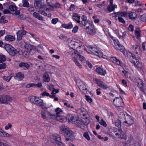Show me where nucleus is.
<instances>
[{"instance_id": "f257e3e1", "label": "nucleus", "mask_w": 146, "mask_h": 146, "mask_svg": "<svg viewBox=\"0 0 146 146\" xmlns=\"http://www.w3.org/2000/svg\"><path fill=\"white\" fill-rule=\"evenodd\" d=\"M119 117L123 119V123L127 126H130L134 123V121L133 118L126 113H121L119 115Z\"/></svg>"}, {"instance_id": "f03ea898", "label": "nucleus", "mask_w": 146, "mask_h": 146, "mask_svg": "<svg viewBox=\"0 0 146 146\" xmlns=\"http://www.w3.org/2000/svg\"><path fill=\"white\" fill-rule=\"evenodd\" d=\"M60 129L66 137V141H72L73 140L74 138L73 133L68 127L64 125H62L60 127Z\"/></svg>"}, {"instance_id": "7ed1b4c3", "label": "nucleus", "mask_w": 146, "mask_h": 146, "mask_svg": "<svg viewBox=\"0 0 146 146\" xmlns=\"http://www.w3.org/2000/svg\"><path fill=\"white\" fill-rule=\"evenodd\" d=\"M114 137L116 138L120 139H121L126 140L127 135L121 129H118L115 132V134L113 135Z\"/></svg>"}, {"instance_id": "20e7f679", "label": "nucleus", "mask_w": 146, "mask_h": 146, "mask_svg": "<svg viewBox=\"0 0 146 146\" xmlns=\"http://www.w3.org/2000/svg\"><path fill=\"white\" fill-rule=\"evenodd\" d=\"M52 137L53 139L57 146H66L62 142L60 135L57 134H54L52 135Z\"/></svg>"}, {"instance_id": "39448f33", "label": "nucleus", "mask_w": 146, "mask_h": 146, "mask_svg": "<svg viewBox=\"0 0 146 146\" xmlns=\"http://www.w3.org/2000/svg\"><path fill=\"white\" fill-rule=\"evenodd\" d=\"M129 61L133 64L136 66L138 68L141 67V64L139 61H138L132 54H129Z\"/></svg>"}, {"instance_id": "423d86ee", "label": "nucleus", "mask_w": 146, "mask_h": 146, "mask_svg": "<svg viewBox=\"0 0 146 146\" xmlns=\"http://www.w3.org/2000/svg\"><path fill=\"white\" fill-rule=\"evenodd\" d=\"M89 49L91 52L97 56L100 57H103V54L102 52L99 50L97 46H90L89 47Z\"/></svg>"}, {"instance_id": "0eeeda50", "label": "nucleus", "mask_w": 146, "mask_h": 146, "mask_svg": "<svg viewBox=\"0 0 146 146\" xmlns=\"http://www.w3.org/2000/svg\"><path fill=\"white\" fill-rule=\"evenodd\" d=\"M85 27L86 32L88 34L94 35L96 33L95 29L91 24L90 23Z\"/></svg>"}, {"instance_id": "6e6552de", "label": "nucleus", "mask_w": 146, "mask_h": 146, "mask_svg": "<svg viewBox=\"0 0 146 146\" xmlns=\"http://www.w3.org/2000/svg\"><path fill=\"white\" fill-rule=\"evenodd\" d=\"M9 9L14 15L18 16L20 13V11L18 10L17 7L15 5H11L9 6Z\"/></svg>"}, {"instance_id": "1a4fd4ad", "label": "nucleus", "mask_w": 146, "mask_h": 146, "mask_svg": "<svg viewBox=\"0 0 146 146\" xmlns=\"http://www.w3.org/2000/svg\"><path fill=\"white\" fill-rule=\"evenodd\" d=\"M11 99V98L8 96L0 95V103L8 104Z\"/></svg>"}, {"instance_id": "9d476101", "label": "nucleus", "mask_w": 146, "mask_h": 146, "mask_svg": "<svg viewBox=\"0 0 146 146\" xmlns=\"http://www.w3.org/2000/svg\"><path fill=\"white\" fill-rule=\"evenodd\" d=\"M72 51V56H76L77 58H78L79 60L82 62H84L86 61L85 58L83 56L80 54V53L77 50H74Z\"/></svg>"}, {"instance_id": "9b49d317", "label": "nucleus", "mask_w": 146, "mask_h": 146, "mask_svg": "<svg viewBox=\"0 0 146 146\" xmlns=\"http://www.w3.org/2000/svg\"><path fill=\"white\" fill-rule=\"evenodd\" d=\"M113 104L116 107L121 106L123 103V100L120 97H115L113 100Z\"/></svg>"}, {"instance_id": "f8f14e48", "label": "nucleus", "mask_w": 146, "mask_h": 146, "mask_svg": "<svg viewBox=\"0 0 146 146\" xmlns=\"http://www.w3.org/2000/svg\"><path fill=\"white\" fill-rule=\"evenodd\" d=\"M94 80L98 86L106 90L108 88L107 85L102 81L97 79H95Z\"/></svg>"}, {"instance_id": "ddd939ff", "label": "nucleus", "mask_w": 146, "mask_h": 146, "mask_svg": "<svg viewBox=\"0 0 146 146\" xmlns=\"http://www.w3.org/2000/svg\"><path fill=\"white\" fill-rule=\"evenodd\" d=\"M28 32L24 30L18 31L17 33V40L19 41L22 40L23 36L25 35Z\"/></svg>"}, {"instance_id": "4468645a", "label": "nucleus", "mask_w": 146, "mask_h": 146, "mask_svg": "<svg viewBox=\"0 0 146 146\" xmlns=\"http://www.w3.org/2000/svg\"><path fill=\"white\" fill-rule=\"evenodd\" d=\"M72 18L74 21L78 23L79 25L81 24L80 21V16L78 13H73L72 15Z\"/></svg>"}, {"instance_id": "2eb2a0df", "label": "nucleus", "mask_w": 146, "mask_h": 146, "mask_svg": "<svg viewBox=\"0 0 146 146\" xmlns=\"http://www.w3.org/2000/svg\"><path fill=\"white\" fill-rule=\"evenodd\" d=\"M82 21H81V24L80 25L81 26H83L84 27H85L87 25L89 24L88 22L87 21V18L86 16L83 15L82 17Z\"/></svg>"}, {"instance_id": "dca6fc26", "label": "nucleus", "mask_w": 146, "mask_h": 146, "mask_svg": "<svg viewBox=\"0 0 146 146\" xmlns=\"http://www.w3.org/2000/svg\"><path fill=\"white\" fill-rule=\"evenodd\" d=\"M113 14H115V17H126L127 16V13L125 11L115 12Z\"/></svg>"}, {"instance_id": "f3484780", "label": "nucleus", "mask_w": 146, "mask_h": 146, "mask_svg": "<svg viewBox=\"0 0 146 146\" xmlns=\"http://www.w3.org/2000/svg\"><path fill=\"white\" fill-rule=\"evenodd\" d=\"M96 71L98 74L104 76L106 74V71L100 67L97 68Z\"/></svg>"}, {"instance_id": "a211bd4d", "label": "nucleus", "mask_w": 146, "mask_h": 146, "mask_svg": "<svg viewBox=\"0 0 146 146\" xmlns=\"http://www.w3.org/2000/svg\"><path fill=\"white\" fill-rule=\"evenodd\" d=\"M137 86L140 90L145 94V92L143 89V83L141 80L138 79L137 80Z\"/></svg>"}, {"instance_id": "6ab92c4d", "label": "nucleus", "mask_w": 146, "mask_h": 146, "mask_svg": "<svg viewBox=\"0 0 146 146\" xmlns=\"http://www.w3.org/2000/svg\"><path fill=\"white\" fill-rule=\"evenodd\" d=\"M24 74H22L21 72H19L18 73L16 74V75L14 77V78L15 79L18 80L19 81L22 80L24 78Z\"/></svg>"}, {"instance_id": "aec40b11", "label": "nucleus", "mask_w": 146, "mask_h": 146, "mask_svg": "<svg viewBox=\"0 0 146 146\" xmlns=\"http://www.w3.org/2000/svg\"><path fill=\"white\" fill-rule=\"evenodd\" d=\"M35 104H36L38 106H40L43 108L44 106V104L43 102V100L40 99L39 98L37 97Z\"/></svg>"}, {"instance_id": "412c9836", "label": "nucleus", "mask_w": 146, "mask_h": 146, "mask_svg": "<svg viewBox=\"0 0 146 146\" xmlns=\"http://www.w3.org/2000/svg\"><path fill=\"white\" fill-rule=\"evenodd\" d=\"M34 5L35 8L37 9H40L42 8L41 1L39 0H35Z\"/></svg>"}, {"instance_id": "4be33fe9", "label": "nucleus", "mask_w": 146, "mask_h": 146, "mask_svg": "<svg viewBox=\"0 0 146 146\" xmlns=\"http://www.w3.org/2000/svg\"><path fill=\"white\" fill-rule=\"evenodd\" d=\"M5 40L8 42H13L15 40V36L10 35H7L5 37Z\"/></svg>"}, {"instance_id": "5701e85b", "label": "nucleus", "mask_w": 146, "mask_h": 146, "mask_svg": "<svg viewBox=\"0 0 146 146\" xmlns=\"http://www.w3.org/2000/svg\"><path fill=\"white\" fill-rule=\"evenodd\" d=\"M18 53L19 55H23L25 58H27L29 54V53L27 51L21 50H19L18 51Z\"/></svg>"}, {"instance_id": "b1692460", "label": "nucleus", "mask_w": 146, "mask_h": 146, "mask_svg": "<svg viewBox=\"0 0 146 146\" xmlns=\"http://www.w3.org/2000/svg\"><path fill=\"white\" fill-rule=\"evenodd\" d=\"M56 119L58 121L64 122L66 121L67 119L64 116H60V115H56Z\"/></svg>"}, {"instance_id": "393cba45", "label": "nucleus", "mask_w": 146, "mask_h": 146, "mask_svg": "<svg viewBox=\"0 0 146 146\" xmlns=\"http://www.w3.org/2000/svg\"><path fill=\"white\" fill-rule=\"evenodd\" d=\"M43 79L46 82H48L50 81V78L47 73L45 72L43 76Z\"/></svg>"}, {"instance_id": "a878e982", "label": "nucleus", "mask_w": 146, "mask_h": 146, "mask_svg": "<svg viewBox=\"0 0 146 146\" xmlns=\"http://www.w3.org/2000/svg\"><path fill=\"white\" fill-rule=\"evenodd\" d=\"M74 123L78 126L80 127H81L82 125H84V124L82 119L79 118L76 119L75 121H74Z\"/></svg>"}, {"instance_id": "bb28decb", "label": "nucleus", "mask_w": 146, "mask_h": 146, "mask_svg": "<svg viewBox=\"0 0 146 146\" xmlns=\"http://www.w3.org/2000/svg\"><path fill=\"white\" fill-rule=\"evenodd\" d=\"M62 27L66 29H71L73 27V25L72 22H70L68 24H66L65 23L62 24Z\"/></svg>"}, {"instance_id": "cd10ccee", "label": "nucleus", "mask_w": 146, "mask_h": 146, "mask_svg": "<svg viewBox=\"0 0 146 146\" xmlns=\"http://www.w3.org/2000/svg\"><path fill=\"white\" fill-rule=\"evenodd\" d=\"M9 53L10 55L12 56H15L17 53H18V51H17L15 48L14 47H12L11 49V50L8 52Z\"/></svg>"}, {"instance_id": "c85d7f7f", "label": "nucleus", "mask_w": 146, "mask_h": 146, "mask_svg": "<svg viewBox=\"0 0 146 146\" xmlns=\"http://www.w3.org/2000/svg\"><path fill=\"white\" fill-rule=\"evenodd\" d=\"M33 15L34 17L38 19L39 20L42 21L43 20L42 17L36 12H34L33 14Z\"/></svg>"}, {"instance_id": "c756f323", "label": "nucleus", "mask_w": 146, "mask_h": 146, "mask_svg": "<svg viewBox=\"0 0 146 146\" xmlns=\"http://www.w3.org/2000/svg\"><path fill=\"white\" fill-rule=\"evenodd\" d=\"M72 60L79 68H82V65L78 61L76 58L75 57H73L72 58Z\"/></svg>"}, {"instance_id": "7c9ffc66", "label": "nucleus", "mask_w": 146, "mask_h": 146, "mask_svg": "<svg viewBox=\"0 0 146 146\" xmlns=\"http://www.w3.org/2000/svg\"><path fill=\"white\" fill-rule=\"evenodd\" d=\"M66 119L70 122L74 123V117L73 115L70 114H68L67 115Z\"/></svg>"}, {"instance_id": "2f4dec72", "label": "nucleus", "mask_w": 146, "mask_h": 146, "mask_svg": "<svg viewBox=\"0 0 146 146\" xmlns=\"http://www.w3.org/2000/svg\"><path fill=\"white\" fill-rule=\"evenodd\" d=\"M129 18L131 20L134 19L137 17V15L135 12H132L129 14Z\"/></svg>"}, {"instance_id": "473e14b6", "label": "nucleus", "mask_w": 146, "mask_h": 146, "mask_svg": "<svg viewBox=\"0 0 146 146\" xmlns=\"http://www.w3.org/2000/svg\"><path fill=\"white\" fill-rule=\"evenodd\" d=\"M111 60L113 63L117 65H119L120 64V61L116 58L112 57L111 58Z\"/></svg>"}, {"instance_id": "72a5a7b5", "label": "nucleus", "mask_w": 146, "mask_h": 146, "mask_svg": "<svg viewBox=\"0 0 146 146\" xmlns=\"http://www.w3.org/2000/svg\"><path fill=\"white\" fill-rule=\"evenodd\" d=\"M78 88L81 91L87 90L86 84L82 82H81L80 85L78 86Z\"/></svg>"}, {"instance_id": "f704fd0d", "label": "nucleus", "mask_w": 146, "mask_h": 146, "mask_svg": "<svg viewBox=\"0 0 146 146\" xmlns=\"http://www.w3.org/2000/svg\"><path fill=\"white\" fill-rule=\"evenodd\" d=\"M117 7L116 5H108V9L110 12H111L113 11L115 8H116Z\"/></svg>"}, {"instance_id": "c9c22d12", "label": "nucleus", "mask_w": 146, "mask_h": 146, "mask_svg": "<svg viewBox=\"0 0 146 146\" xmlns=\"http://www.w3.org/2000/svg\"><path fill=\"white\" fill-rule=\"evenodd\" d=\"M19 66L20 67H24L28 69L29 68L30 65L26 62H22L19 64Z\"/></svg>"}, {"instance_id": "e433bc0d", "label": "nucleus", "mask_w": 146, "mask_h": 146, "mask_svg": "<svg viewBox=\"0 0 146 146\" xmlns=\"http://www.w3.org/2000/svg\"><path fill=\"white\" fill-rule=\"evenodd\" d=\"M119 117V119L117 120L115 122V126L118 127L121 126V123L122 122L123 123V119H122V118H121L120 117Z\"/></svg>"}, {"instance_id": "4c0bfd02", "label": "nucleus", "mask_w": 146, "mask_h": 146, "mask_svg": "<svg viewBox=\"0 0 146 146\" xmlns=\"http://www.w3.org/2000/svg\"><path fill=\"white\" fill-rule=\"evenodd\" d=\"M25 44L24 46L26 49H27L29 51H31L32 50L33 47L31 45L27 43L26 42H25Z\"/></svg>"}, {"instance_id": "58836bf2", "label": "nucleus", "mask_w": 146, "mask_h": 146, "mask_svg": "<svg viewBox=\"0 0 146 146\" xmlns=\"http://www.w3.org/2000/svg\"><path fill=\"white\" fill-rule=\"evenodd\" d=\"M13 77V76L11 75H10L9 76H4L2 77L3 79L7 82H9L11 80V78Z\"/></svg>"}, {"instance_id": "ea45409f", "label": "nucleus", "mask_w": 146, "mask_h": 146, "mask_svg": "<svg viewBox=\"0 0 146 146\" xmlns=\"http://www.w3.org/2000/svg\"><path fill=\"white\" fill-rule=\"evenodd\" d=\"M23 3L22 6L23 7L28 8L29 6V3L28 2V0H22Z\"/></svg>"}, {"instance_id": "a19ab883", "label": "nucleus", "mask_w": 146, "mask_h": 146, "mask_svg": "<svg viewBox=\"0 0 146 146\" xmlns=\"http://www.w3.org/2000/svg\"><path fill=\"white\" fill-rule=\"evenodd\" d=\"M122 72L124 74L125 76L127 79H129L131 77V75L128 72L125 70L122 71Z\"/></svg>"}, {"instance_id": "79ce46f5", "label": "nucleus", "mask_w": 146, "mask_h": 146, "mask_svg": "<svg viewBox=\"0 0 146 146\" xmlns=\"http://www.w3.org/2000/svg\"><path fill=\"white\" fill-rule=\"evenodd\" d=\"M12 47L11 45L9 44H6L4 46L5 48L8 52L11 50V48Z\"/></svg>"}, {"instance_id": "37998d69", "label": "nucleus", "mask_w": 146, "mask_h": 146, "mask_svg": "<svg viewBox=\"0 0 146 146\" xmlns=\"http://www.w3.org/2000/svg\"><path fill=\"white\" fill-rule=\"evenodd\" d=\"M37 98V97L32 96L29 97V99L31 102L35 104V100H36Z\"/></svg>"}, {"instance_id": "c03bdc74", "label": "nucleus", "mask_w": 146, "mask_h": 146, "mask_svg": "<svg viewBox=\"0 0 146 146\" xmlns=\"http://www.w3.org/2000/svg\"><path fill=\"white\" fill-rule=\"evenodd\" d=\"M71 44H72L74 46V47H73L72 48H74V49H77L79 47H81V46L80 45H79L78 42H72Z\"/></svg>"}, {"instance_id": "a18cd8bd", "label": "nucleus", "mask_w": 146, "mask_h": 146, "mask_svg": "<svg viewBox=\"0 0 146 146\" xmlns=\"http://www.w3.org/2000/svg\"><path fill=\"white\" fill-rule=\"evenodd\" d=\"M6 60L5 56L4 55H0V63L4 62Z\"/></svg>"}, {"instance_id": "49530a36", "label": "nucleus", "mask_w": 146, "mask_h": 146, "mask_svg": "<svg viewBox=\"0 0 146 146\" xmlns=\"http://www.w3.org/2000/svg\"><path fill=\"white\" fill-rule=\"evenodd\" d=\"M135 34L136 35V38L139 39L140 36L141 35V31L139 29L135 30Z\"/></svg>"}, {"instance_id": "de8ad7c7", "label": "nucleus", "mask_w": 146, "mask_h": 146, "mask_svg": "<svg viewBox=\"0 0 146 146\" xmlns=\"http://www.w3.org/2000/svg\"><path fill=\"white\" fill-rule=\"evenodd\" d=\"M55 111L56 113V115H58L60 114L62 112V110L59 108H57L55 110Z\"/></svg>"}, {"instance_id": "09e8293b", "label": "nucleus", "mask_w": 146, "mask_h": 146, "mask_svg": "<svg viewBox=\"0 0 146 146\" xmlns=\"http://www.w3.org/2000/svg\"><path fill=\"white\" fill-rule=\"evenodd\" d=\"M132 48L133 50L135 51L138 50L139 49L140 47L138 45H132Z\"/></svg>"}, {"instance_id": "8fccbe9b", "label": "nucleus", "mask_w": 146, "mask_h": 146, "mask_svg": "<svg viewBox=\"0 0 146 146\" xmlns=\"http://www.w3.org/2000/svg\"><path fill=\"white\" fill-rule=\"evenodd\" d=\"M46 113L48 116V117L49 118H52V119H54L56 117V115H54L52 114L48 111Z\"/></svg>"}, {"instance_id": "3c124183", "label": "nucleus", "mask_w": 146, "mask_h": 146, "mask_svg": "<svg viewBox=\"0 0 146 146\" xmlns=\"http://www.w3.org/2000/svg\"><path fill=\"white\" fill-rule=\"evenodd\" d=\"M83 136L88 140L89 141L90 140V137L88 132L84 133L83 134Z\"/></svg>"}, {"instance_id": "603ef678", "label": "nucleus", "mask_w": 146, "mask_h": 146, "mask_svg": "<svg viewBox=\"0 0 146 146\" xmlns=\"http://www.w3.org/2000/svg\"><path fill=\"white\" fill-rule=\"evenodd\" d=\"M41 117L43 119H46V111H42L41 113Z\"/></svg>"}, {"instance_id": "864d4df0", "label": "nucleus", "mask_w": 146, "mask_h": 146, "mask_svg": "<svg viewBox=\"0 0 146 146\" xmlns=\"http://www.w3.org/2000/svg\"><path fill=\"white\" fill-rule=\"evenodd\" d=\"M116 47L120 51L122 52H123L124 48V46L120 44V46Z\"/></svg>"}, {"instance_id": "5fc2aeb1", "label": "nucleus", "mask_w": 146, "mask_h": 146, "mask_svg": "<svg viewBox=\"0 0 146 146\" xmlns=\"http://www.w3.org/2000/svg\"><path fill=\"white\" fill-rule=\"evenodd\" d=\"M78 29V27L77 25L76 26L73 28L72 31V32L74 33H76L77 32Z\"/></svg>"}, {"instance_id": "6e6d98bb", "label": "nucleus", "mask_w": 146, "mask_h": 146, "mask_svg": "<svg viewBox=\"0 0 146 146\" xmlns=\"http://www.w3.org/2000/svg\"><path fill=\"white\" fill-rule=\"evenodd\" d=\"M28 7L29 8L28 9V11H29L31 12H33L35 9L34 8L33 5H31L30 6H29Z\"/></svg>"}, {"instance_id": "4d7b16f0", "label": "nucleus", "mask_w": 146, "mask_h": 146, "mask_svg": "<svg viewBox=\"0 0 146 146\" xmlns=\"http://www.w3.org/2000/svg\"><path fill=\"white\" fill-rule=\"evenodd\" d=\"M36 84L34 83H30V84H28L27 85L26 87L27 88H29L30 87H33V86H36Z\"/></svg>"}, {"instance_id": "13d9d810", "label": "nucleus", "mask_w": 146, "mask_h": 146, "mask_svg": "<svg viewBox=\"0 0 146 146\" xmlns=\"http://www.w3.org/2000/svg\"><path fill=\"white\" fill-rule=\"evenodd\" d=\"M86 99L87 101L89 102V103H91L92 102V100L91 98L89 96L86 95L85 96Z\"/></svg>"}, {"instance_id": "bf43d9fd", "label": "nucleus", "mask_w": 146, "mask_h": 146, "mask_svg": "<svg viewBox=\"0 0 146 146\" xmlns=\"http://www.w3.org/2000/svg\"><path fill=\"white\" fill-rule=\"evenodd\" d=\"M100 125H103L104 127H106L107 124L105 122L103 119H101L100 122Z\"/></svg>"}, {"instance_id": "052dcab7", "label": "nucleus", "mask_w": 146, "mask_h": 146, "mask_svg": "<svg viewBox=\"0 0 146 146\" xmlns=\"http://www.w3.org/2000/svg\"><path fill=\"white\" fill-rule=\"evenodd\" d=\"M6 65L5 63H3L0 64V70L4 69L6 67Z\"/></svg>"}, {"instance_id": "680f3d73", "label": "nucleus", "mask_w": 146, "mask_h": 146, "mask_svg": "<svg viewBox=\"0 0 146 146\" xmlns=\"http://www.w3.org/2000/svg\"><path fill=\"white\" fill-rule=\"evenodd\" d=\"M0 146H11L8 143H5L0 141Z\"/></svg>"}, {"instance_id": "e2e57ef3", "label": "nucleus", "mask_w": 146, "mask_h": 146, "mask_svg": "<svg viewBox=\"0 0 146 146\" xmlns=\"http://www.w3.org/2000/svg\"><path fill=\"white\" fill-rule=\"evenodd\" d=\"M118 17V21L119 22L123 24L125 23V22L123 18L120 17Z\"/></svg>"}, {"instance_id": "0e129e2a", "label": "nucleus", "mask_w": 146, "mask_h": 146, "mask_svg": "<svg viewBox=\"0 0 146 146\" xmlns=\"http://www.w3.org/2000/svg\"><path fill=\"white\" fill-rule=\"evenodd\" d=\"M58 21V18H54L52 20V23L54 24H56Z\"/></svg>"}, {"instance_id": "69168bd1", "label": "nucleus", "mask_w": 146, "mask_h": 146, "mask_svg": "<svg viewBox=\"0 0 146 146\" xmlns=\"http://www.w3.org/2000/svg\"><path fill=\"white\" fill-rule=\"evenodd\" d=\"M114 44L115 46H117V47L120 46V44L118 40H114Z\"/></svg>"}, {"instance_id": "338daca9", "label": "nucleus", "mask_w": 146, "mask_h": 146, "mask_svg": "<svg viewBox=\"0 0 146 146\" xmlns=\"http://www.w3.org/2000/svg\"><path fill=\"white\" fill-rule=\"evenodd\" d=\"M133 28L134 27L133 25H129V27L128 29L129 30L131 31H133L134 30Z\"/></svg>"}, {"instance_id": "774afa93", "label": "nucleus", "mask_w": 146, "mask_h": 146, "mask_svg": "<svg viewBox=\"0 0 146 146\" xmlns=\"http://www.w3.org/2000/svg\"><path fill=\"white\" fill-rule=\"evenodd\" d=\"M75 9V5L73 4H71L70 7V11H73Z\"/></svg>"}]
</instances>
